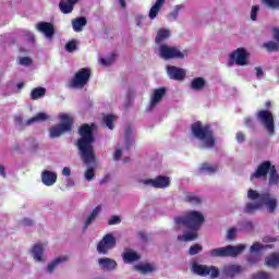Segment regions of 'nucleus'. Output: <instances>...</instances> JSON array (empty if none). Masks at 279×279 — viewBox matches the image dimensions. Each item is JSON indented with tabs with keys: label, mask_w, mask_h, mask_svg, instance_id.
<instances>
[{
	"label": "nucleus",
	"mask_w": 279,
	"mask_h": 279,
	"mask_svg": "<svg viewBox=\"0 0 279 279\" xmlns=\"http://www.w3.org/2000/svg\"><path fill=\"white\" fill-rule=\"evenodd\" d=\"M260 250H263V246L258 242H255L250 248L251 252H260Z\"/></svg>",
	"instance_id": "5fc2aeb1"
},
{
	"label": "nucleus",
	"mask_w": 279,
	"mask_h": 279,
	"mask_svg": "<svg viewBox=\"0 0 279 279\" xmlns=\"http://www.w3.org/2000/svg\"><path fill=\"white\" fill-rule=\"evenodd\" d=\"M266 266L276 269V267L279 266V253H272L271 255L267 256Z\"/></svg>",
	"instance_id": "473e14b6"
},
{
	"label": "nucleus",
	"mask_w": 279,
	"mask_h": 279,
	"mask_svg": "<svg viewBox=\"0 0 279 279\" xmlns=\"http://www.w3.org/2000/svg\"><path fill=\"white\" fill-rule=\"evenodd\" d=\"M191 132L198 141H204L205 147L208 149L217 145V138L215 137V131L210 124H203L202 121H196L191 125Z\"/></svg>",
	"instance_id": "7ed1b4c3"
},
{
	"label": "nucleus",
	"mask_w": 279,
	"mask_h": 279,
	"mask_svg": "<svg viewBox=\"0 0 279 279\" xmlns=\"http://www.w3.org/2000/svg\"><path fill=\"white\" fill-rule=\"evenodd\" d=\"M167 73L170 80H175L177 82H182V80L186 77V70L182 68H178L175 65H168Z\"/></svg>",
	"instance_id": "2eb2a0df"
},
{
	"label": "nucleus",
	"mask_w": 279,
	"mask_h": 279,
	"mask_svg": "<svg viewBox=\"0 0 279 279\" xmlns=\"http://www.w3.org/2000/svg\"><path fill=\"white\" fill-rule=\"evenodd\" d=\"M245 251V245L240 244L236 246L227 245L210 250L207 255L209 258H236L240 254Z\"/></svg>",
	"instance_id": "39448f33"
},
{
	"label": "nucleus",
	"mask_w": 279,
	"mask_h": 279,
	"mask_svg": "<svg viewBox=\"0 0 279 279\" xmlns=\"http://www.w3.org/2000/svg\"><path fill=\"white\" fill-rule=\"evenodd\" d=\"M123 263H136V260H141V255L133 251H126L122 255Z\"/></svg>",
	"instance_id": "c85d7f7f"
},
{
	"label": "nucleus",
	"mask_w": 279,
	"mask_h": 279,
	"mask_svg": "<svg viewBox=\"0 0 279 279\" xmlns=\"http://www.w3.org/2000/svg\"><path fill=\"white\" fill-rule=\"evenodd\" d=\"M66 260H69V256L57 257L54 260H52V263H50L48 265V267H47L48 274H53V271H56V268L58 267V265H62V263H66Z\"/></svg>",
	"instance_id": "cd10ccee"
},
{
	"label": "nucleus",
	"mask_w": 279,
	"mask_h": 279,
	"mask_svg": "<svg viewBox=\"0 0 279 279\" xmlns=\"http://www.w3.org/2000/svg\"><path fill=\"white\" fill-rule=\"evenodd\" d=\"M135 271H138L140 274L147 275V274H153L156 269L154 267V264H137L134 266Z\"/></svg>",
	"instance_id": "4be33fe9"
},
{
	"label": "nucleus",
	"mask_w": 279,
	"mask_h": 279,
	"mask_svg": "<svg viewBox=\"0 0 279 279\" xmlns=\"http://www.w3.org/2000/svg\"><path fill=\"white\" fill-rule=\"evenodd\" d=\"M162 3H165V0H157L155 2V5H157L158 8H162Z\"/></svg>",
	"instance_id": "774afa93"
},
{
	"label": "nucleus",
	"mask_w": 279,
	"mask_h": 279,
	"mask_svg": "<svg viewBox=\"0 0 279 279\" xmlns=\"http://www.w3.org/2000/svg\"><path fill=\"white\" fill-rule=\"evenodd\" d=\"M21 223H23L24 226H34V220L29 218H24L22 219Z\"/></svg>",
	"instance_id": "13d9d810"
},
{
	"label": "nucleus",
	"mask_w": 279,
	"mask_h": 279,
	"mask_svg": "<svg viewBox=\"0 0 279 279\" xmlns=\"http://www.w3.org/2000/svg\"><path fill=\"white\" fill-rule=\"evenodd\" d=\"M271 275L269 272H257L252 276V279H269Z\"/></svg>",
	"instance_id": "c03bdc74"
},
{
	"label": "nucleus",
	"mask_w": 279,
	"mask_h": 279,
	"mask_svg": "<svg viewBox=\"0 0 279 279\" xmlns=\"http://www.w3.org/2000/svg\"><path fill=\"white\" fill-rule=\"evenodd\" d=\"M47 89L45 87H36L31 93V99L36 101V99H40V97H45Z\"/></svg>",
	"instance_id": "f704fd0d"
},
{
	"label": "nucleus",
	"mask_w": 279,
	"mask_h": 279,
	"mask_svg": "<svg viewBox=\"0 0 279 279\" xmlns=\"http://www.w3.org/2000/svg\"><path fill=\"white\" fill-rule=\"evenodd\" d=\"M248 199L256 203H247L244 208V213L246 215H252L258 208H263V206L267 207L268 213H276V208H278V199L271 197V194L258 193L256 190H248L247 192Z\"/></svg>",
	"instance_id": "f03ea898"
},
{
	"label": "nucleus",
	"mask_w": 279,
	"mask_h": 279,
	"mask_svg": "<svg viewBox=\"0 0 279 279\" xmlns=\"http://www.w3.org/2000/svg\"><path fill=\"white\" fill-rule=\"evenodd\" d=\"M205 86H206V80H204V77H195L191 82L192 90H203Z\"/></svg>",
	"instance_id": "72a5a7b5"
},
{
	"label": "nucleus",
	"mask_w": 279,
	"mask_h": 279,
	"mask_svg": "<svg viewBox=\"0 0 279 279\" xmlns=\"http://www.w3.org/2000/svg\"><path fill=\"white\" fill-rule=\"evenodd\" d=\"M255 75L259 80V77L265 76V72L263 71L262 66H255Z\"/></svg>",
	"instance_id": "603ef678"
},
{
	"label": "nucleus",
	"mask_w": 279,
	"mask_h": 279,
	"mask_svg": "<svg viewBox=\"0 0 279 279\" xmlns=\"http://www.w3.org/2000/svg\"><path fill=\"white\" fill-rule=\"evenodd\" d=\"M117 119V116L114 114H107L102 118V123L108 128L109 130H114V120Z\"/></svg>",
	"instance_id": "c9c22d12"
},
{
	"label": "nucleus",
	"mask_w": 279,
	"mask_h": 279,
	"mask_svg": "<svg viewBox=\"0 0 279 279\" xmlns=\"http://www.w3.org/2000/svg\"><path fill=\"white\" fill-rule=\"evenodd\" d=\"M95 132H97V124L84 123L78 128L80 138L76 142V147L83 160L84 165L90 167L97 163V157L95 156Z\"/></svg>",
	"instance_id": "f257e3e1"
},
{
	"label": "nucleus",
	"mask_w": 279,
	"mask_h": 279,
	"mask_svg": "<svg viewBox=\"0 0 279 279\" xmlns=\"http://www.w3.org/2000/svg\"><path fill=\"white\" fill-rule=\"evenodd\" d=\"M113 247H117V238L112 235L111 233H107L104 235V238L98 242L97 244V252L98 254H108L110 250H113Z\"/></svg>",
	"instance_id": "1a4fd4ad"
},
{
	"label": "nucleus",
	"mask_w": 279,
	"mask_h": 279,
	"mask_svg": "<svg viewBox=\"0 0 279 279\" xmlns=\"http://www.w3.org/2000/svg\"><path fill=\"white\" fill-rule=\"evenodd\" d=\"M260 10V7L258 5H253L252 10H251V19L253 21H256L257 16H258V11Z\"/></svg>",
	"instance_id": "de8ad7c7"
},
{
	"label": "nucleus",
	"mask_w": 279,
	"mask_h": 279,
	"mask_svg": "<svg viewBox=\"0 0 279 279\" xmlns=\"http://www.w3.org/2000/svg\"><path fill=\"white\" fill-rule=\"evenodd\" d=\"M248 56L250 53H247L245 48H238L230 54V62H234L238 66H245Z\"/></svg>",
	"instance_id": "ddd939ff"
},
{
	"label": "nucleus",
	"mask_w": 279,
	"mask_h": 279,
	"mask_svg": "<svg viewBox=\"0 0 279 279\" xmlns=\"http://www.w3.org/2000/svg\"><path fill=\"white\" fill-rule=\"evenodd\" d=\"M158 12H160V7H158L157 4H154L149 11V19L151 20L156 19V16H158Z\"/></svg>",
	"instance_id": "37998d69"
},
{
	"label": "nucleus",
	"mask_w": 279,
	"mask_h": 279,
	"mask_svg": "<svg viewBox=\"0 0 279 279\" xmlns=\"http://www.w3.org/2000/svg\"><path fill=\"white\" fill-rule=\"evenodd\" d=\"M49 116L45 112H39L35 117L28 119L25 123V125H34V123H43L45 121H48Z\"/></svg>",
	"instance_id": "393cba45"
},
{
	"label": "nucleus",
	"mask_w": 279,
	"mask_h": 279,
	"mask_svg": "<svg viewBox=\"0 0 279 279\" xmlns=\"http://www.w3.org/2000/svg\"><path fill=\"white\" fill-rule=\"evenodd\" d=\"M90 75L93 72L88 68L80 69L75 74L74 77L69 82V88H84L90 81Z\"/></svg>",
	"instance_id": "0eeeda50"
},
{
	"label": "nucleus",
	"mask_w": 279,
	"mask_h": 279,
	"mask_svg": "<svg viewBox=\"0 0 279 279\" xmlns=\"http://www.w3.org/2000/svg\"><path fill=\"white\" fill-rule=\"evenodd\" d=\"M180 10H182V5H177L174 8L173 12L169 14L170 21H178V14H180Z\"/></svg>",
	"instance_id": "79ce46f5"
},
{
	"label": "nucleus",
	"mask_w": 279,
	"mask_h": 279,
	"mask_svg": "<svg viewBox=\"0 0 279 279\" xmlns=\"http://www.w3.org/2000/svg\"><path fill=\"white\" fill-rule=\"evenodd\" d=\"M146 186H153V189H167L171 185V179L165 175H158L155 179H145L140 181Z\"/></svg>",
	"instance_id": "9b49d317"
},
{
	"label": "nucleus",
	"mask_w": 279,
	"mask_h": 279,
	"mask_svg": "<svg viewBox=\"0 0 279 279\" xmlns=\"http://www.w3.org/2000/svg\"><path fill=\"white\" fill-rule=\"evenodd\" d=\"M20 64H22V66H29V64H32V58H29V57L21 58Z\"/></svg>",
	"instance_id": "8fccbe9b"
},
{
	"label": "nucleus",
	"mask_w": 279,
	"mask_h": 279,
	"mask_svg": "<svg viewBox=\"0 0 279 279\" xmlns=\"http://www.w3.org/2000/svg\"><path fill=\"white\" fill-rule=\"evenodd\" d=\"M62 175H65V178H69L71 175V168L64 167L62 170Z\"/></svg>",
	"instance_id": "bf43d9fd"
},
{
	"label": "nucleus",
	"mask_w": 279,
	"mask_h": 279,
	"mask_svg": "<svg viewBox=\"0 0 279 279\" xmlns=\"http://www.w3.org/2000/svg\"><path fill=\"white\" fill-rule=\"evenodd\" d=\"M43 254H45V247H43V244H35L32 248L33 258L37 263H40L43 260Z\"/></svg>",
	"instance_id": "b1692460"
},
{
	"label": "nucleus",
	"mask_w": 279,
	"mask_h": 279,
	"mask_svg": "<svg viewBox=\"0 0 279 279\" xmlns=\"http://www.w3.org/2000/svg\"><path fill=\"white\" fill-rule=\"evenodd\" d=\"M138 236H140V239H142V241H143L144 243H147V242L149 241V235H147V233H145V232H143V231H140V232H138Z\"/></svg>",
	"instance_id": "6e6d98bb"
},
{
	"label": "nucleus",
	"mask_w": 279,
	"mask_h": 279,
	"mask_svg": "<svg viewBox=\"0 0 279 279\" xmlns=\"http://www.w3.org/2000/svg\"><path fill=\"white\" fill-rule=\"evenodd\" d=\"M117 52H112L110 57L99 59V62L102 64V66H110V64L117 60Z\"/></svg>",
	"instance_id": "4c0bfd02"
},
{
	"label": "nucleus",
	"mask_w": 279,
	"mask_h": 279,
	"mask_svg": "<svg viewBox=\"0 0 279 279\" xmlns=\"http://www.w3.org/2000/svg\"><path fill=\"white\" fill-rule=\"evenodd\" d=\"M93 178H95V168H88L85 171V180H87V182H90V180H93Z\"/></svg>",
	"instance_id": "49530a36"
},
{
	"label": "nucleus",
	"mask_w": 279,
	"mask_h": 279,
	"mask_svg": "<svg viewBox=\"0 0 279 279\" xmlns=\"http://www.w3.org/2000/svg\"><path fill=\"white\" fill-rule=\"evenodd\" d=\"M275 166L271 165V161L267 160V161H263L257 169L255 170V172H253L251 174V180H260V178H267V175L271 172V169Z\"/></svg>",
	"instance_id": "4468645a"
},
{
	"label": "nucleus",
	"mask_w": 279,
	"mask_h": 279,
	"mask_svg": "<svg viewBox=\"0 0 279 279\" xmlns=\"http://www.w3.org/2000/svg\"><path fill=\"white\" fill-rule=\"evenodd\" d=\"M98 264L101 267V269H106L107 271H112V269H117V260L112 258H99Z\"/></svg>",
	"instance_id": "aec40b11"
},
{
	"label": "nucleus",
	"mask_w": 279,
	"mask_h": 279,
	"mask_svg": "<svg viewBox=\"0 0 279 279\" xmlns=\"http://www.w3.org/2000/svg\"><path fill=\"white\" fill-rule=\"evenodd\" d=\"M269 186H278L279 185V173L276 169V166H272L270 172H269V179H268Z\"/></svg>",
	"instance_id": "7c9ffc66"
},
{
	"label": "nucleus",
	"mask_w": 279,
	"mask_h": 279,
	"mask_svg": "<svg viewBox=\"0 0 279 279\" xmlns=\"http://www.w3.org/2000/svg\"><path fill=\"white\" fill-rule=\"evenodd\" d=\"M184 202H186V204H191L192 206H202L204 199L201 196H197L195 193H190L184 197Z\"/></svg>",
	"instance_id": "bb28decb"
},
{
	"label": "nucleus",
	"mask_w": 279,
	"mask_h": 279,
	"mask_svg": "<svg viewBox=\"0 0 279 279\" xmlns=\"http://www.w3.org/2000/svg\"><path fill=\"white\" fill-rule=\"evenodd\" d=\"M203 246L199 244H194L190 247L189 250V254L190 256H195V254H199V252H202Z\"/></svg>",
	"instance_id": "ea45409f"
},
{
	"label": "nucleus",
	"mask_w": 279,
	"mask_h": 279,
	"mask_svg": "<svg viewBox=\"0 0 279 279\" xmlns=\"http://www.w3.org/2000/svg\"><path fill=\"white\" fill-rule=\"evenodd\" d=\"M244 123L250 128V125H252V118L251 117L245 118Z\"/></svg>",
	"instance_id": "69168bd1"
},
{
	"label": "nucleus",
	"mask_w": 279,
	"mask_h": 279,
	"mask_svg": "<svg viewBox=\"0 0 279 279\" xmlns=\"http://www.w3.org/2000/svg\"><path fill=\"white\" fill-rule=\"evenodd\" d=\"M236 238V229L230 228L227 233V239L232 240Z\"/></svg>",
	"instance_id": "3c124183"
},
{
	"label": "nucleus",
	"mask_w": 279,
	"mask_h": 279,
	"mask_svg": "<svg viewBox=\"0 0 279 279\" xmlns=\"http://www.w3.org/2000/svg\"><path fill=\"white\" fill-rule=\"evenodd\" d=\"M65 49L70 52L73 53L77 49V41L71 40L65 44Z\"/></svg>",
	"instance_id": "a19ab883"
},
{
	"label": "nucleus",
	"mask_w": 279,
	"mask_h": 279,
	"mask_svg": "<svg viewBox=\"0 0 279 279\" xmlns=\"http://www.w3.org/2000/svg\"><path fill=\"white\" fill-rule=\"evenodd\" d=\"M243 272V267L239 265H230L225 268V274L228 278H234V276H239V274Z\"/></svg>",
	"instance_id": "5701e85b"
},
{
	"label": "nucleus",
	"mask_w": 279,
	"mask_h": 279,
	"mask_svg": "<svg viewBox=\"0 0 279 279\" xmlns=\"http://www.w3.org/2000/svg\"><path fill=\"white\" fill-rule=\"evenodd\" d=\"M159 56L162 60H184L186 57V54L180 51L178 47L166 44L159 46Z\"/></svg>",
	"instance_id": "6e6552de"
},
{
	"label": "nucleus",
	"mask_w": 279,
	"mask_h": 279,
	"mask_svg": "<svg viewBox=\"0 0 279 279\" xmlns=\"http://www.w3.org/2000/svg\"><path fill=\"white\" fill-rule=\"evenodd\" d=\"M78 1L80 0H61L59 2V10L62 12V14H71Z\"/></svg>",
	"instance_id": "a211bd4d"
},
{
	"label": "nucleus",
	"mask_w": 279,
	"mask_h": 279,
	"mask_svg": "<svg viewBox=\"0 0 279 279\" xmlns=\"http://www.w3.org/2000/svg\"><path fill=\"white\" fill-rule=\"evenodd\" d=\"M264 3L267 8H272V10L279 8V0H264Z\"/></svg>",
	"instance_id": "a18cd8bd"
},
{
	"label": "nucleus",
	"mask_w": 279,
	"mask_h": 279,
	"mask_svg": "<svg viewBox=\"0 0 279 279\" xmlns=\"http://www.w3.org/2000/svg\"><path fill=\"white\" fill-rule=\"evenodd\" d=\"M183 241H195L197 239V231L186 232L182 235Z\"/></svg>",
	"instance_id": "58836bf2"
},
{
	"label": "nucleus",
	"mask_w": 279,
	"mask_h": 279,
	"mask_svg": "<svg viewBox=\"0 0 279 279\" xmlns=\"http://www.w3.org/2000/svg\"><path fill=\"white\" fill-rule=\"evenodd\" d=\"M38 32H41V34H45L46 38H53L56 35V28L53 27V24L49 22H39L37 24Z\"/></svg>",
	"instance_id": "dca6fc26"
},
{
	"label": "nucleus",
	"mask_w": 279,
	"mask_h": 279,
	"mask_svg": "<svg viewBox=\"0 0 279 279\" xmlns=\"http://www.w3.org/2000/svg\"><path fill=\"white\" fill-rule=\"evenodd\" d=\"M165 95H167V88L159 87L157 89H154L153 96L150 98V108H154V106H157V104H160Z\"/></svg>",
	"instance_id": "6ab92c4d"
},
{
	"label": "nucleus",
	"mask_w": 279,
	"mask_h": 279,
	"mask_svg": "<svg viewBox=\"0 0 279 279\" xmlns=\"http://www.w3.org/2000/svg\"><path fill=\"white\" fill-rule=\"evenodd\" d=\"M274 34H275V40H277V43H279V28H275Z\"/></svg>",
	"instance_id": "0e129e2a"
},
{
	"label": "nucleus",
	"mask_w": 279,
	"mask_h": 279,
	"mask_svg": "<svg viewBox=\"0 0 279 279\" xmlns=\"http://www.w3.org/2000/svg\"><path fill=\"white\" fill-rule=\"evenodd\" d=\"M119 4L121 5V8L123 10H125V8H128V4L125 3V0H118Z\"/></svg>",
	"instance_id": "338daca9"
},
{
	"label": "nucleus",
	"mask_w": 279,
	"mask_h": 279,
	"mask_svg": "<svg viewBox=\"0 0 279 279\" xmlns=\"http://www.w3.org/2000/svg\"><path fill=\"white\" fill-rule=\"evenodd\" d=\"M206 221L204 214L197 210H190L184 216H178L174 218L177 226H184L187 230L192 232H197L202 228V223Z\"/></svg>",
	"instance_id": "20e7f679"
},
{
	"label": "nucleus",
	"mask_w": 279,
	"mask_h": 279,
	"mask_svg": "<svg viewBox=\"0 0 279 279\" xmlns=\"http://www.w3.org/2000/svg\"><path fill=\"white\" fill-rule=\"evenodd\" d=\"M61 123L56 124L49 129L50 138H60L62 134H66V132H72L73 130V118L69 114L63 113L60 116Z\"/></svg>",
	"instance_id": "423d86ee"
},
{
	"label": "nucleus",
	"mask_w": 279,
	"mask_h": 279,
	"mask_svg": "<svg viewBox=\"0 0 279 279\" xmlns=\"http://www.w3.org/2000/svg\"><path fill=\"white\" fill-rule=\"evenodd\" d=\"M99 213H101V206L98 205L96 208L93 209L90 215L85 220V229L88 228V226H90L97 219V215H99Z\"/></svg>",
	"instance_id": "2f4dec72"
},
{
	"label": "nucleus",
	"mask_w": 279,
	"mask_h": 279,
	"mask_svg": "<svg viewBox=\"0 0 279 279\" xmlns=\"http://www.w3.org/2000/svg\"><path fill=\"white\" fill-rule=\"evenodd\" d=\"M199 173H207L208 175H213V173H217L219 171L218 165H209L208 162H204L198 168Z\"/></svg>",
	"instance_id": "412c9836"
},
{
	"label": "nucleus",
	"mask_w": 279,
	"mask_h": 279,
	"mask_svg": "<svg viewBox=\"0 0 279 279\" xmlns=\"http://www.w3.org/2000/svg\"><path fill=\"white\" fill-rule=\"evenodd\" d=\"M118 223H121V218L119 216H112L109 220H108V225L109 226H117Z\"/></svg>",
	"instance_id": "09e8293b"
},
{
	"label": "nucleus",
	"mask_w": 279,
	"mask_h": 279,
	"mask_svg": "<svg viewBox=\"0 0 279 279\" xmlns=\"http://www.w3.org/2000/svg\"><path fill=\"white\" fill-rule=\"evenodd\" d=\"M0 175L1 178H5L7 174H5V167L3 165L0 163Z\"/></svg>",
	"instance_id": "680f3d73"
},
{
	"label": "nucleus",
	"mask_w": 279,
	"mask_h": 279,
	"mask_svg": "<svg viewBox=\"0 0 279 279\" xmlns=\"http://www.w3.org/2000/svg\"><path fill=\"white\" fill-rule=\"evenodd\" d=\"M264 49L268 51V53H274L276 51H279V45L276 41H267L263 44Z\"/></svg>",
	"instance_id": "e433bc0d"
},
{
	"label": "nucleus",
	"mask_w": 279,
	"mask_h": 279,
	"mask_svg": "<svg viewBox=\"0 0 279 279\" xmlns=\"http://www.w3.org/2000/svg\"><path fill=\"white\" fill-rule=\"evenodd\" d=\"M192 269L197 276H210V278H219V268L217 266H206L202 264H193Z\"/></svg>",
	"instance_id": "9d476101"
},
{
	"label": "nucleus",
	"mask_w": 279,
	"mask_h": 279,
	"mask_svg": "<svg viewBox=\"0 0 279 279\" xmlns=\"http://www.w3.org/2000/svg\"><path fill=\"white\" fill-rule=\"evenodd\" d=\"M257 119L260 121L266 130H268V134L274 136L275 126H274V114L269 110H260L257 112Z\"/></svg>",
	"instance_id": "f8f14e48"
},
{
	"label": "nucleus",
	"mask_w": 279,
	"mask_h": 279,
	"mask_svg": "<svg viewBox=\"0 0 279 279\" xmlns=\"http://www.w3.org/2000/svg\"><path fill=\"white\" fill-rule=\"evenodd\" d=\"M171 36V32L169 29L166 28H161L157 32V36L155 38V43L157 45H161V43H165V40H167L168 38H170Z\"/></svg>",
	"instance_id": "c756f323"
},
{
	"label": "nucleus",
	"mask_w": 279,
	"mask_h": 279,
	"mask_svg": "<svg viewBox=\"0 0 279 279\" xmlns=\"http://www.w3.org/2000/svg\"><path fill=\"white\" fill-rule=\"evenodd\" d=\"M87 23H88V21L86 20V17L80 16V17L72 20V27L75 32H82V29H84V27H86Z\"/></svg>",
	"instance_id": "a878e982"
},
{
	"label": "nucleus",
	"mask_w": 279,
	"mask_h": 279,
	"mask_svg": "<svg viewBox=\"0 0 279 279\" xmlns=\"http://www.w3.org/2000/svg\"><path fill=\"white\" fill-rule=\"evenodd\" d=\"M14 121L16 125H23V118L21 116L15 117Z\"/></svg>",
	"instance_id": "052dcab7"
},
{
	"label": "nucleus",
	"mask_w": 279,
	"mask_h": 279,
	"mask_svg": "<svg viewBox=\"0 0 279 279\" xmlns=\"http://www.w3.org/2000/svg\"><path fill=\"white\" fill-rule=\"evenodd\" d=\"M41 182L45 186H53L58 182V174L49 170H44L41 172Z\"/></svg>",
	"instance_id": "f3484780"
},
{
	"label": "nucleus",
	"mask_w": 279,
	"mask_h": 279,
	"mask_svg": "<svg viewBox=\"0 0 279 279\" xmlns=\"http://www.w3.org/2000/svg\"><path fill=\"white\" fill-rule=\"evenodd\" d=\"M122 155H123V151L121 150V148H118L114 153L113 159L120 160Z\"/></svg>",
	"instance_id": "4d7b16f0"
},
{
	"label": "nucleus",
	"mask_w": 279,
	"mask_h": 279,
	"mask_svg": "<svg viewBox=\"0 0 279 279\" xmlns=\"http://www.w3.org/2000/svg\"><path fill=\"white\" fill-rule=\"evenodd\" d=\"M235 141L239 143H245V134L243 132H238L235 135Z\"/></svg>",
	"instance_id": "864d4df0"
},
{
	"label": "nucleus",
	"mask_w": 279,
	"mask_h": 279,
	"mask_svg": "<svg viewBox=\"0 0 279 279\" xmlns=\"http://www.w3.org/2000/svg\"><path fill=\"white\" fill-rule=\"evenodd\" d=\"M108 180H110V174H106L105 178H102L100 180V184H106V182H108Z\"/></svg>",
	"instance_id": "e2e57ef3"
}]
</instances>
